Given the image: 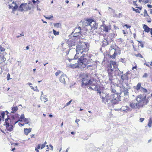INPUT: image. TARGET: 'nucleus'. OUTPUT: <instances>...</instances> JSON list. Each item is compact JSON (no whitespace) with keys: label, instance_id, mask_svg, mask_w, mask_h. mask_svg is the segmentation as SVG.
<instances>
[{"label":"nucleus","instance_id":"nucleus-33","mask_svg":"<svg viewBox=\"0 0 152 152\" xmlns=\"http://www.w3.org/2000/svg\"><path fill=\"white\" fill-rule=\"evenodd\" d=\"M53 32L55 36L58 35L59 34V32L58 31H57L54 29H53Z\"/></svg>","mask_w":152,"mask_h":152},{"label":"nucleus","instance_id":"nucleus-36","mask_svg":"<svg viewBox=\"0 0 152 152\" xmlns=\"http://www.w3.org/2000/svg\"><path fill=\"white\" fill-rule=\"evenodd\" d=\"M144 16L146 17L148 16V14L147 13L146 10H144Z\"/></svg>","mask_w":152,"mask_h":152},{"label":"nucleus","instance_id":"nucleus-2","mask_svg":"<svg viewBox=\"0 0 152 152\" xmlns=\"http://www.w3.org/2000/svg\"><path fill=\"white\" fill-rule=\"evenodd\" d=\"M136 100L137 102L136 104V106L137 107H142L149 102L148 98H147L146 96H143L141 95L137 96Z\"/></svg>","mask_w":152,"mask_h":152},{"label":"nucleus","instance_id":"nucleus-41","mask_svg":"<svg viewBox=\"0 0 152 152\" xmlns=\"http://www.w3.org/2000/svg\"><path fill=\"white\" fill-rule=\"evenodd\" d=\"M61 72L60 71H58L57 72H56L55 75L56 76H57Z\"/></svg>","mask_w":152,"mask_h":152},{"label":"nucleus","instance_id":"nucleus-42","mask_svg":"<svg viewBox=\"0 0 152 152\" xmlns=\"http://www.w3.org/2000/svg\"><path fill=\"white\" fill-rule=\"evenodd\" d=\"M44 17L46 19H50V18H53V16L51 15H50V17H46V16H44Z\"/></svg>","mask_w":152,"mask_h":152},{"label":"nucleus","instance_id":"nucleus-40","mask_svg":"<svg viewBox=\"0 0 152 152\" xmlns=\"http://www.w3.org/2000/svg\"><path fill=\"white\" fill-rule=\"evenodd\" d=\"M94 89L95 90H97V91L100 94H101V91H100V90L99 89H97V86H96L94 88Z\"/></svg>","mask_w":152,"mask_h":152},{"label":"nucleus","instance_id":"nucleus-22","mask_svg":"<svg viewBox=\"0 0 152 152\" xmlns=\"http://www.w3.org/2000/svg\"><path fill=\"white\" fill-rule=\"evenodd\" d=\"M117 47L118 46L115 43L113 44L110 47V50H115V49H117Z\"/></svg>","mask_w":152,"mask_h":152},{"label":"nucleus","instance_id":"nucleus-26","mask_svg":"<svg viewBox=\"0 0 152 152\" xmlns=\"http://www.w3.org/2000/svg\"><path fill=\"white\" fill-rule=\"evenodd\" d=\"M140 90V91L142 92L146 93L147 92V90L142 87Z\"/></svg>","mask_w":152,"mask_h":152},{"label":"nucleus","instance_id":"nucleus-53","mask_svg":"<svg viewBox=\"0 0 152 152\" xmlns=\"http://www.w3.org/2000/svg\"><path fill=\"white\" fill-rule=\"evenodd\" d=\"M150 34L151 35V37L152 38V28L150 29Z\"/></svg>","mask_w":152,"mask_h":152},{"label":"nucleus","instance_id":"nucleus-4","mask_svg":"<svg viewBox=\"0 0 152 152\" xmlns=\"http://www.w3.org/2000/svg\"><path fill=\"white\" fill-rule=\"evenodd\" d=\"M18 121L16 122H14L13 119H11L9 118H6L5 120V123L6 124L5 126L6 130L9 132H11L13 130V125L15 124Z\"/></svg>","mask_w":152,"mask_h":152},{"label":"nucleus","instance_id":"nucleus-51","mask_svg":"<svg viewBox=\"0 0 152 152\" xmlns=\"http://www.w3.org/2000/svg\"><path fill=\"white\" fill-rule=\"evenodd\" d=\"M140 122H142L144 120V118H140Z\"/></svg>","mask_w":152,"mask_h":152},{"label":"nucleus","instance_id":"nucleus-55","mask_svg":"<svg viewBox=\"0 0 152 152\" xmlns=\"http://www.w3.org/2000/svg\"><path fill=\"white\" fill-rule=\"evenodd\" d=\"M49 146L50 147L51 150H53V146L52 145H49Z\"/></svg>","mask_w":152,"mask_h":152},{"label":"nucleus","instance_id":"nucleus-44","mask_svg":"<svg viewBox=\"0 0 152 152\" xmlns=\"http://www.w3.org/2000/svg\"><path fill=\"white\" fill-rule=\"evenodd\" d=\"M125 26L126 27V28H129L131 27V26L127 24H125V25H124V27Z\"/></svg>","mask_w":152,"mask_h":152},{"label":"nucleus","instance_id":"nucleus-18","mask_svg":"<svg viewBox=\"0 0 152 152\" xmlns=\"http://www.w3.org/2000/svg\"><path fill=\"white\" fill-rule=\"evenodd\" d=\"M65 75L64 74L62 75L59 78V80L60 81L63 83H64L65 82V79L64 77Z\"/></svg>","mask_w":152,"mask_h":152},{"label":"nucleus","instance_id":"nucleus-62","mask_svg":"<svg viewBox=\"0 0 152 152\" xmlns=\"http://www.w3.org/2000/svg\"><path fill=\"white\" fill-rule=\"evenodd\" d=\"M42 22L44 23H47V22L45 21H44V20H42Z\"/></svg>","mask_w":152,"mask_h":152},{"label":"nucleus","instance_id":"nucleus-31","mask_svg":"<svg viewBox=\"0 0 152 152\" xmlns=\"http://www.w3.org/2000/svg\"><path fill=\"white\" fill-rule=\"evenodd\" d=\"M127 78V75L125 74H124L121 76V78L123 80H124Z\"/></svg>","mask_w":152,"mask_h":152},{"label":"nucleus","instance_id":"nucleus-15","mask_svg":"<svg viewBox=\"0 0 152 152\" xmlns=\"http://www.w3.org/2000/svg\"><path fill=\"white\" fill-rule=\"evenodd\" d=\"M76 40L75 39H72L69 43V45L70 47H72L73 46H75L76 45Z\"/></svg>","mask_w":152,"mask_h":152},{"label":"nucleus","instance_id":"nucleus-59","mask_svg":"<svg viewBox=\"0 0 152 152\" xmlns=\"http://www.w3.org/2000/svg\"><path fill=\"white\" fill-rule=\"evenodd\" d=\"M134 11H135L136 12L139 13H140V10H134Z\"/></svg>","mask_w":152,"mask_h":152},{"label":"nucleus","instance_id":"nucleus-17","mask_svg":"<svg viewBox=\"0 0 152 152\" xmlns=\"http://www.w3.org/2000/svg\"><path fill=\"white\" fill-rule=\"evenodd\" d=\"M32 129L31 128H29L28 129L27 128H24V132L25 134L27 135L31 131Z\"/></svg>","mask_w":152,"mask_h":152},{"label":"nucleus","instance_id":"nucleus-47","mask_svg":"<svg viewBox=\"0 0 152 152\" xmlns=\"http://www.w3.org/2000/svg\"><path fill=\"white\" fill-rule=\"evenodd\" d=\"M148 75L147 73H145L142 76V77L143 78H146L147 77Z\"/></svg>","mask_w":152,"mask_h":152},{"label":"nucleus","instance_id":"nucleus-48","mask_svg":"<svg viewBox=\"0 0 152 152\" xmlns=\"http://www.w3.org/2000/svg\"><path fill=\"white\" fill-rule=\"evenodd\" d=\"M139 43L140 44V46L142 47L143 48V44L142 42L138 41Z\"/></svg>","mask_w":152,"mask_h":152},{"label":"nucleus","instance_id":"nucleus-12","mask_svg":"<svg viewBox=\"0 0 152 152\" xmlns=\"http://www.w3.org/2000/svg\"><path fill=\"white\" fill-rule=\"evenodd\" d=\"M18 10H30L28 4L27 3H22L19 6Z\"/></svg>","mask_w":152,"mask_h":152},{"label":"nucleus","instance_id":"nucleus-24","mask_svg":"<svg viewBox=\"0 0 152 152\" xmlns=\"http://www.w3.org/2000/svg\"><path fill=\"white\" fill-rule=\"evenodd\" d=\"M30 87H31V88L34 91L37 92H39V91L37 86L34 87L32 86H30Z\"/></svg>","mask_w":152,"mask_h":152},{"label":"nucleus","instance_id":"nucleus-35","mask_svg":"<svg viewBox=\"0 0 152 152\" xmlns=\"http://www.w3.org/2000/svg\"><path fill=\"white\" fill-rule=\"evenodd\" d=\"M72 99H71V100H70L69 102H68L64 106V107H65L66 106H68L69 105L71 102H72Z\"/></svg>","mask_w":152,"mask_h":152},{"label":"nucleus","instance_id":"nucleus-10","mask_svg":"<svg viewBox=\"0 0 152 152\" xmlns=\"http://www.w3.org/2000/svg\"><path fill=\"white\" fill-rule=\"evenodd\" d=\"M114 50V53L112 55L110 56V57L111 58L115 59L117 55H119L121 53L120 48L118 47H117V49Z\"/></svg>","mask_w":152,"mask_h":152},{"label":"nucleus","instance_id":"nucleus-34","mask_svg":"<svg viewBox=\"0 0 152 152\" xmlns=\"http://www.w3.org/2000/svg\"><path fill=\"white\" fill-rule=\"evenodd\" d=\"M134 55L136 57H139L141 58H143V57L142 56V55L140 53H139L137 54H134Z\"/></svg>","mask_w":152,"mask_h":152},{"label":"nucleus","instance_id":"nucleus-20","mask_svg":"<svg viewBox=\"0 0 152 152\" xmlns=\"http://www.w3.org/2000/svg\"><path fill=\"white\" fill-rule=\"evenodd\" d=\"M121 109L124 111H130V109L126 105L122 106L121 107Z\"/></svg>","mask_w":152,"mask_h":152},{"label":"nucleus","instance_id":"nucleus-27","mask_svg":"<svg viewBox=\"0 0 152 152\" xmlns=\"http://www.w3.org/2000/svg\"><path fill=\"white\" fill-rule=\"evenodd\" d=\"M53 25L55 28H58L61 26V24L59 23H54Z\"/></svg>","mask_w":152,"mask_h":152},{"label":"nucleus","instance_id":"nucleus-19","mask_svg":"<svg viewBox=\"0 0 152 152\" xmlns=\"http://www.w3.org/2000/svg\"><path fill=\"white\" fill-rule=\"evenodd\" d=\"M102 27L103 28L102 29L103 31L107 32L108 31L110 30V29L108 27V26H106L105 25H102Z\"/></svg>","mask_w":152,"mask_h":152},{"label":"nucleus","instance_id":"nucleus-9","mask_svg":"<svg viewBox=\"0 0 152 152\" xmlns=\"http://www.w3.org/2000/svg\"><path fill=\"white\" fill-rule=\"evenodd\" d=\"M102 101L105 103L109 104L111 102L113 104V100L111 97V95L107 94L104 97H102Z\"/></svg>","mask_w":152,"mask_h":152},{"label":"nucleus","instance_id":"nucleus-13","mask_svg":"<svg viewBox=\"0 0 152 152\" xmlns=\"http://www.w3.org/2000/svg\"><path fill=\"white\" fill-rule=\"evenodd\" d=\"M9 8L12 10H17L19 8V6L17 4L13 1L11 4L8 5Z\"/></svg>","mask_w":152,"mask_h":152},{"label":"nucleus","instance_id":"nucleus-57","mask_svg":"<svg viewBox=\"0 0 152 152\" xmlns=\"http://www.w3.org/2000/svg\"><path fill=\"white\" fill-rule=\"evenodd\" d=\"M31 138H32L33 137H34L35 135L34 134H32L30 135Z\"/></svg>","mask_w":152,"mask_h":152},{"label":"nucleus","instance_id":"nucleus-7","mask_svg":"<svg viewBox=\"0 0 152 152\" xmlns=\"http://www.w3.org/2000/svg\"><path fill=\"white\" fill-rule=\"evenodd\" d=\"M88 50V47L87 46L86 44H81L76 46V52L81 53H83L84 52L87 53Z\"/></svg>","mask_w":152,"mask_h":152},{"label":"nucleus","instance_id":"nucleus-32","mask_svg":"<svg viewBox=\"0 0 152 152\" xmlns=\"http://www.w3.org/2000/svg\"><path fill=\"white\" fill-rule=\"evenodd\" d=\"M130 107L132 108H134L135 107V105H136V104L133 103V102H131L129 104Z\"/></svg>","mask_w":152,"mask_h":152},{"label":"nucleus","instance_id":"nucleus-54","mask_svg":"<svg viewBox=\"0 0 152 152\" xmlns=\"http://www.w3.org/2000/svg\"><path fill=\"white\" fill-rule=\"evenodd\" d=\"M147 6L149 8H151L152 7V6L151 5L148 4Z\"/></svg>","mask_w":152,"mask_h":152},{"label":"nucleus","instance_id":"nucleus-5","mask_svg":"<svg viewBox=\"0 0 152 152\" xmlns=\"http://www.w3.org/2000/svg\"><path fill=\"white\" fill-rule=\"evenodd\" d=\"M81 76L82 77L81 86L82 87L91 84L92 81L91 80H89L87 74L83 73L81 75Z\"/></svg>","mask_w":152,"mask_h":152},{"label":"nucleus","instance_id":"nucleus-50","mask_svg":"<svg viewBox=\"0 0 152 152\" xmlns=\"http://www.w3.org/2000/svg\"><path fill=\"white\" fill-rule=\"evenodd\" d=\"M133 47L134 51H137V49L135 47L134 45H133Z\"/></svg>","mask_w":152,"mask_h":152},{"label":"nucleus","instance_id":"nucleus-61","mask_svg":"<svg viewBox=\"0 0 152 152\" xmlns=\"http://www.w3.org/2000/svg\"><path fill=\"white\" fill-rule=\"evenodd\" d=\"M28 84L30 86H31V85H32V84L31 83H28Z\"/></svg>","mask_w":152,"mask_h":152},{"label":"nucleus","instance_id":"nucleus-56","mask_svg":"<svg viewBox=\"0 0 152 152\" xmlns=\"http://www.w3.org/2000/svg\"><path fill=\"white\" fill-rule=\"evenodd\" d=\"M10 75L9 74H8V75H7V80H9V77H10Z\"/></svg>","mask_w":152,"mask_h":152},{"label":"nucleus","instance_id":"nucleus-45","mask_svg":"<svg viewBox=\"0 0 152 152\" xmlns=\"http://www.w3.org/2000/svg\"><path fill=\"white\" fill-rule=\"evenodd\" d=\"M42 99L45 102H46L48 101V99L45 97H44Z\"/></svg>","mask_w":152,"mask_h":152},{"label":"nucleus","instance_id":"nucleus-63","mask_svg":"<svg viewBox=\"0 0 152 152\" xmlns=\"http://www.w3.org/2000/svg\"><path fill=\"white\" fill-rule=\"evenodd\" d=\"M93 66V65H88V67H91Z\"/></svg>","mask_w":152,"mask_h":152},{"label":"nucleus","instance_id":"nucleus-16","mask_svg":"<svg viewBox=\"0 0 152 152\" xmlns=\"http://www.w3.org/2000/svg\"><path fill=\"white\" fill-rule=\"evenodd\" d=\"M143 27L144 29V31L148 33L150 32V29L148 26L145 24L143 25Z\"/></svg>","mask_w":152,"mask_h":152},{"label":"nucleus","instance_id":"nucleus-52","mask_svg":"<svg viewBox=\"0 0 152 152\" xmlns=\"http://www.w3.org/2000/svg\"><path fill=\"white\" fill-rule=\"evenodd\" d=\"M46 147H47V149H46V151H49V146H48V145H46Z\"/></svg>","mask_w":152,"mask_h":152},{"label":"nucleus","instance_id":"nucleus-49","mask_svg":"<svg viewBox=\"0 0 152 152\" xmlns=\"http://www.w3.org/2000/svg\"><path fill=\"white\" fill-rule=\"evenodd\" d=\"M80 121V120L78 119H76L75 120V122L77 123V124L78 125V122Z\"/></svg>","mask_w":152,"mask_h":152},{"label":"nucleus","instance_id":"nucleus-6","mask_svg":"<svg viewBox=\"0 0 152 152\" xmlns=\"http://www.w3.org/2000/svg\"><path fill=\"white\" fill-rule=\"evenodd\" d=\"M86 22L88 23L87 24L91 26V30L92 33L95 34L97 31V28L96 27V22L93 19H86Z\"/></svg>","mask_w":152,"mask_h":152},{"label":"nucleus","instance_id":"nucleus-1","mask_svg":"<svg viewBox=\"0 0 152 152\" xmlns=\"http://www.w3.org/2000/svg\"><path fill=\"white\" fill-rule=\"evenodd\" d=\"M85 53L86 54H83L78 60L79 63L82 65V67L83 68H85L86 65L92 61V60L90 59L92 56V55L90 53L89 54L88 51L87 53V52Z\"/></svg>","mask_w":152,"mask_h":152},{"label":"nucleus","instance_id":"nucleus-58","mask_svg":"<svg viewBox=\"0 0 152 152\" xmlns=\"http://www.w3.org/2000/svg\"><path fill=\"white\" fill-rule=\"evenodd\" d=\"M48 64V62L47 61H46V62H45L43 63V64L45 66L46 64Z\"/></svg>","mask_w":152,"mask_h":152},{"label":"nucleus","instance_id":"nucleus-38","mask_svg":"<svg viewBox=\"0 0 152 152\" xmlns=\"http://www.w3.org/2000/svg\"><path fill=\"white\" fill-rule=\"evenodd\" d=\"M5 51V49L2 47L1 46H0V53L1 52H3Z\"/></svg>","mask_w":152,"mask_h":152},{"label":"nucleus","instance_id":"nucleus-29","mask_svg":"<svg viewBox=\"0 0 152 152\" xmlns=\"http://www.w3.org/2000/svg\"><path fill=\"white\" fill-rule=\"evenodd\" d=\"M25 124H28L30 122V119L25 118L23 120Z\"/></svg>","mask_w":152,"mask_h":152},{"label":"nucleus","instance_id":"nucleus-28","mask_svg":"<svg viewBox=\"0 0 152 152\" xmlns=\"http://www.w3.org/2000/svg\"><path fill=\"white\" fill-rule=\"evenodd\" d=\"M152 124V120L151 118H150L149 120V122L148 123V125L149 127H151V124Z\"/></svg>","mask_w":152,"mask_h":152},{"label":"nucleus","instance_id":"nucleus-21","mask_svg":"<svg viewBox=\"0 0 152 152\" xmlns=\"http://www.w3.org/2000/svg\"><path fill=\"white\" fill-rule=\"evenodd\" d=\"M18 109V107L17 106H13L11 110L12 111L11 112V113H14L17 111Z\"/></svg>","mask_w":152,"mask_h":152},{"label":"nucleus","instance_id":"nucleus-23","mask_svg":"<svg viewBox=\"0 0 152 152\" xmlns=\"http://www.w3.org/2000/svg\"><path fill=\"white\" fill-rule=\"evenodd\" d=\"M141 83H139L137 85L135 89L137 91L140 90L141 88L142 87L141 86Z\"/></svg>","mask_w":152,"mask_h":152},{"label":"nucleus","instance_id":"nucleus-25","mask_svg":"<svg viewBox=\"0 0 152 152\" xmlns=\"http://www.w3.org/2000/svg\"><path fill=\"white\" fill-rule=\"evenodd\" d=\"M136 1H134L133 4L134 5V6L136 8H138L139 10H141L142 7H138L137 4H136Z\"/></svg>","mask_w":152,"mask_h":152},{"label":"nucleus","instance_id":"nucleus-64","mask_svg":"<svg viewBox=\"0 0 152 152\" xmlns=\"http://www.w3.org/2000/svg\"><path fill=\"white\" fill-rule=\"evenodd\" d=\"M136 68H137V67L136 66H134L132 67V69L133 70L134 69H136Z\"/></svg>","mask_w":152,"mask_h":152},{"label":"nucleus","instance_id":"nucleus-46","mask_svg":"<svg viewBox=\"0 0 152 152\" xmlns=\"http://www.w3.org/2000/svg\"><path fill=\"white\" fill-rule=\"evenodd\" d=\"M32 0V2L34 4H35L36 3L38 4V2H37L38 1V0Z\"/></svg>","mask_w":152,"mask_h":152},{"label":"nucleus","instance_id":"nucleus-14","mask_svg":"<svg viewBox=\"0 0 152 152\" xmlns=\"http://www.w3.org/2000/svg\"><path fill=\"white\" fill-rule=\"evenodd\" d=\"M47 143V142L46 141H45L43 144H42V145H41L40 144H39L37 145V146L35 148V150L36 151V152H39L38 149L40 148H41V149L44 148L45 147V145Z\"/></svg>","mask_w":152,"mask_h":152},{"label":"nucleus","instance_id":"nucleus-43","mask_svg":"<svg viewBox=\"0 0 152 152\" xmlns=\"http://www.w3.org/2000/svg\"><path fill=\"white\" fill-rule=\"evenodd\" d=\"M117 41L118 42H122L123 41V40L121 38H119L117 39Z\"/></svg>","mask_w":152,"mask_h":152},{"label":"nucleus","instance_id":"nucleus-11","mask_svg":"<svg viewBox=\"0 0 152 152\" xmlns=\"http://www.w3.org/2000/svg\"><path fill=\"white\" fill-rule=\"evenodd\" d=\"M80 64V63H79V61H78L77 64L76 63L74 64H70L68 65V66L69 67L73 68H75L78 67L81 68H83V67H82V65H81V64Z\"/></svg>","mask_w":152,"mask_h":152},{"label":"nucleus","instance_id":"nucleus-60","mask_svg":"<svg viewBox=\"0 0 152 152\" xmlns=\"http://www.w3.org/2000/svg\"><path fill=\"white\" fill-rule=\"evenodd\" d=\"M133 35H134V38L135 39V38H136V34H135V33H134V34H133Z\"/></svg>","mask_w":152,"mask_h":152},{"label":"nucleus","instance_id":"nucleus-3","mask_svg":"<svg viewBox=\"0 0 152 152\" xmlns=\"http://www.w3.org/2000/svg\"><path fill=\"white\" fill-rule=\"evenodd\" d=\"M112 66H113V68H116L117 67L116 62L111 61L110 64L108 65L107 67V71L108 74L109 80L111 81L113 80V74L114 72V70L112 68Z\"/></svg>","mask_w":152,"mask_h":152},{"label":"nucleus","instance_id":"nucleus-30","mask_svg":"<svg viewBox=\"0 0 152 152\" xmlns=\"http://www.w3.org/2000/svg\"><path fill=\"white\" fill-rule=\"evenodd\" d=\"M25 118H24V115L23 114H22L20 116V118L19 119L18 121H21L22 120H23Z\"/></svg>","mask_w":152,"mask_h":152},{"label":"nucleus","instance_id":"nucleus-39","mask_svg":"<svg viewBox=\"0 0 152 152\" xmlns=\"http://www.w3.org/2000/svg\"><path fill=\"white\" fill-rule=\"evenodd\" d=\"M111 91L112 93H113V94H115V93H118L116 91L115 89L113 88L112 87L111 88Z\"/></svg>","mask_w":152,"mask_h":152},{"label":"nucleus","instance_id":"nucleus-8","mask_svg":"<svg viewBox=\"0 0 152 152\" xmlns=\"http://www.w3.org/2000/svg\"><path fill=\"white\" fill-rule=\"evenodd\" d=\"M111 97L113 100V104H116L120 100L121 96L118 93L111 94Z\"/></svg>","mask_w":152,"mask_h":152},{"label":"nucleus","instance_id":"nucleus-37","mask_svg":"<svg viewBox=\"0 0 152 152\" xmlns=\"http://www.w3.org/2000/svg\"><path fill=\"white\" fill-rule=\"evenodd\" d=\"M1 118H2V119L3 120H4V115H5V113L4 112H2L1 113Z\"/></svg>","mask_w":152,"mask_h":152}]
</instances>
